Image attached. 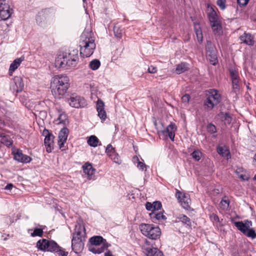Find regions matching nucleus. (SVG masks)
<instances>
[{
  "label": "nucleus",
  "mask_w": 256,
  "mask_h": 256,
  "mask_svg": "<svg viewBox=\"0 0 256 256\" xmlns=\"http://www.w3.org/2000/svg\"><path fill=\"white\" fill-rule=\"evenodd\" d=\"M175 130L174 124L171 123L166 127V130H162V132L164 136H168L174 142L175 136Z\"/></svg>",
  "instance_id": "obj_18"
},
{
  "label": "nucleus",
  "mask_w": 256,
  "mask_h": 256,
  "mask_svg": "<svg viewBox=\"0 0 256 256\" xmlns=\"http://www.w3.org/2000/svg\"><path fill=\"white\" fill-rule=\"evenodd\" d=\"M228 152L226 150H224L222 146H218L217 148L218 153L224 156L226 152Z\"/></svg>",
  "instance_id": "obj_46"
},
{
  "label": "nucleus",
  "mask_w": 256,
  "mask_h": 256,
  "mask_svg": "<svg viewBox=\"0 0 256 256\" xmlns=\"http://www.w3.org/2000/svg\"><path fill=\"white\" fill-rule=\"evenodd\" d=\"M234 224L244 234L247 230L252 226V222L247 220L244 222H234Z\"/></svg>",
  "instance_id": "obj_13"
},
{
  "label": "nucleus",
  "mask_w": 256,
  "mask_h": 256,
  "mask_svg": "<svg viewBox=\"0 0 256 256\" xmlns=\"http://www.w3.org/2000/svg\"><path fill=\"white\" fill-rule=\"evenodd\" d=\"M139 228L143 235L152 240H156L160 237L161 231L158 226L153 224H141Z\"/></svg>",
  "instance_id": "obj_7"
},
{
  "label": "nucleus",
  "mask_w": 256,
  "mask_h": 256,
  "mask_svg": "<svg viewBox=\"0 0 256 256\" xmlns=\"http://www.w3.org/2000/svg\"><path fill=\"white\" fill-rule=\"evenodd\" d=\"M114 36L117 38H121L122 35L123 30L117 26H114Z\"/></svg>",
  "instance_id": "obj_34"
},
{
  "label": "nucleus",
  "mask_w": 256,
  "mask_h": 256,
  "mask_svg": "<svg viewBox=\"0 0 256 256\" xmlns=\"http://www.w3.org/2000/svg\"><path fill=\"white\" fill-rule=\"evenodd\" d=\"M230 202L228 200L222 199L220 202V204L223 209H227L229 206Z\"/></svg>",
  "instance_id": "obj_45"
},
{
  "label": "nucleus",
  "mask_w": 256,
  "mask_h": 256,
  "mask_svg": "<svg viewBox=\"0 0 256 256\" xmlns=\"http://www.w3.org/2000/svg\"><path fill=\"white\" fill-rule=\"evenodd\" d=\"M177 198L182 206L185 210H189L190 208V204L191 202L190 196L178 190H177Z\"/></svg>",
  "instance_id": "obj_11"
},
{
  "label": "nucleus",
  "mask_w": 256,
  "mask_h": 256,
  "mask_svg": "<svg viewBox=\"0 0 256 256\" xmlns=\"http://www.w3.org/2000/svg\"><path fill=\"white\" fill-rule=\"evenodd\" d=\"M37 248L42 251L54 252L56 256H68V252L64 250L54 241L42 239L36 242Z\"/></svg>",
  "instance_id": "obj_5"
},
{
  "label": "nucleus",
  "mask_w": 256,
  "mask_h": 256,
  "mask_svg": "<svg viewBox=\"0 0 256 256\" xmlns=\"http://www.w3.org/2000/svg\"><path fill=\"white\" fill-rule=\"evenodd\" d=\"M238 3L242 6H244L246 5L249 0H237Z\"/></svg>",
  "instance_id": "obj_54"
},
{
  "label": "nucleus",
  "mask_w": 256,
  "mask_h": 256,
  "mask_svg": "<svg viewBox=\"0 0 256 256\" xmlns=\"http://www.w3.org/2000/svg\"><path fill=\"white\" fill-rule=\"evenodd\" d=\"M206 53L216 51L214 46L210 41L206 42Z\"/></svg>",
  "instance_id": "obj_38"
},
{
  "label": "nucleus",
  "mask_w": 256,
  "mask_h": 256,
  "mask_svg": "<svg viewBox=\"0 0 256 256\" xmlns=\"http://www.w3.org/2000/svg\"><path fill=\"white\" fill-rule=\"evenodd\" d=\"M190 95L186 94L182 96V102H188L190 100Z\"/></svg>",
  "instance_id": "obj_53"
},
{
  "label": "nucleus",
  "mask_w": 256,
  "mask_h": 256,
  "mask_svg": "<svg viewBox=\"0 0 256 256\" xmlns=\"http://www.w3.org/2000/svg\"><path fill=\"white\" fill-rule=\"evenodd\" d=\"M230 75L232 80L238 79L239 77L238 72L236 71L235 70L231 68L230 70Z\"/></svg>",
  "instance_id": "obj_40"
},
{
  "label": "nucleus",
  "mask_w": 256,
  "mask_h": 256,
  "mask_svg": "<svg viewBox=\"0 0 256 256\" xmlns=\"http://www.w3.org/2000/svg\"><path fill=\"white\" fill-rule=\"evenodd\" d=\"M42 135L45 136L44 143L46 150L48 152H50L53 147L54 136L46 128L42 132Z\"/></svg>",
  "instance_id": "obj_12"
},
{
  "label": "nucleus",
  "mask_w": 256,
  "mask_h": 256,
  "mask_svg": "<svg viewBox=\"0 0 256 256\" xmlns=\"http://www.w3.org/2000/svg\"><path fill=\"white\" fill-rule=\"evenodd\" d=\"M69 130L66 127L63 128L58 134V145L60 149L64 146V143L67 140Z\"/></svg>",
  "instance_id": "obj_14"
},
{
  "label": "nucleus",
  "mask_w": 256,
  "mask_h": 256,
  "mask_svg": "<svg viewBox=\"0 0 256 256\" xmlns=\"http://www.w3.org/2000/svg\"><path fill=\"white\" fill-rule=\"evenodd\" d=\"M148 241L146 240V244H148Z\"/></svg>",
  "instance_id": "obj_61"
},
{
  "label": "nucleus",
  "mask_w": 256,
  "mask_h": 256,
  "mask_svg": "<svg viewBox=\"0 0 256 256\" xmlns=\"http://www.w3.org/2000/svg\"><path fill=\"white\" fill-rule=\"evenodd\" d=\"M78 61V50L76 48H71L68 52L60 54L56 59L55 66L58 68L75 67Z\"/></svg>",
  "instance_id": "obj_2"
},
{
  "label": "nucleus",
  "mask_w": 256,
  "mask_h": 256,
  "mask_svg": "<svg viewBox=\"0 0 256 256\" xmlns=\"http://www.w3.org/2000/svg\"><path fill=\"white\" fill-rule=\"evenodd\" d=\"M220 116L222 120L224 122L227 124H230L232 121V118L228 112H220Z\"/></svg>",
  "instance_id": "obj_32"
},
{
  "label": "nucleus",
  "mask_w": 256,
  "mask_h": 256,
  "mask_svg": "<svg viewBox=\"0 0 256 256\" xmlns=\"http://www.w3.org/2000/svg\"><path fill=\"white\" fill-rule=\"evenodd\" d=\"M206 56L211 64L216 65L217 64L218 58L216 51L207 52Z\"/></svg>",
  "instance_id": "obj_27"
},
{
  "label": "nucleus",
  "mask_w": 256,
  "mask_h": 256,
  "mask_svg": "<svg viewBox=\"0 0 256 256\" xmlns=\"http://www.w3.org/2000/svg\"><path fill=\"white\" fill-rule=\"evenodd\" d=\"M84 172L87 174L88 177L90 178V177L94 174L96 170L92 168V165L88 163H86L83 166Z\"/></svg>",
  "instance_id": "obj_23"
},
{
  "label": "nucleus",
  "mask_w": 256,
  "mask_h": 256,
  "mask_svg": "<svg viewBox=\"0 0 256 256\" xmlns=\"http://www.w3.org/2000/svg\"><path fill=\"white\" fill-rule=\"evenodd\" d=\"M244 234L248 237L251 238L252 239L256 238V232L253 228H249Z\"/></svg>",
  "instance_id": "obj_37"
},
{
  "label": "nucleus",
  "mask_w": 256,
  "mask_h": 256,
  "mask_svg": "<svg viewBox=\"0 0 256 256\" xmlns=\"http://www.w3.org/2000/svg\"><path fill=\"white\" fill-rule=\"evenodd\" d=\"M194 30L196 36L198 41L201 43L203 40V36L202 28L198 23H194Z\"/></svg>",
  "instance_id": "obj_24"
},
{
  "label": "nucleus",
  "mask_w": 256,
  "mask_h": 256,
  "mask_svg": "<svg viewBox=\"0 0 256 256\" xmlns=\"http://www.w3.org/2000/svg\"><path fill=\"white\" fill-rule=\"evenodd\" d=\"M87 142L90 146L96 147L98 144L99 140L96 136L92 135L89 137Z\"/></svg>",
  "instance_id": "obj_28"
},
{
  "label": "nucleus",
  "mask_w": 256,
  "mask_h": 256,
  "mask_svg": "<svg viewBox=\"0 0 256 256\" xmlns=\"http://www.w3.org/2000/svg\"><path fill=\"white\" fill-rule=\"evenodd\" d=\"M183 223L190 226L191 224L190 219L185 215H180L178 218Z\"/></svg>",
  "instance_id": "obj_39"
},
{
  "label": "nucleus",
  "mask_w": 256,
  "mask_h": 256,
  "mask_svg": "<svg viewBox=\"0 0 256 256\" xmlns=\"http://www.w3.org/2000/svg\"><path fill=\"white\" fill-rule=\"evenodd\" d=\"M90 242L92 245L99 246L102 244L100 248H90V250L94 254H100L104 252L110 246L106 241L101 236H94L90 238Z\"/></svg>",
  "instance_id": "obj_8"
},
{
  "label": "nucleus",
  "mask_w": 256,
  "mask_h": 256,
  "mask_svg": "<svg viewBox=\"0 0 256 256\" xmlns=\"http://www.w3.org/2000/svg\"><path fill=\"white\" fill-rule=\"evenodd\" d=\"M192 158L196 161H198L201 158L202 153L198 150H194L191 154Z\"/></svg>",
  "instance_id": "obj_41"
},
{
  "label": "nucleus",
  "mask_w": 256,
  "mask_h": 256,
  "mask_svg": "<svg viewBox=\"0 0 256 256\" xmlns=\"http://www.w3.org/2000/svg\"><path fill=\"white\" fill-rule=\"evenodd\" d=\"M100 66V62L98 60L94 59L89 64V67L92 70H98Z\"/></svg>",
  "instance_id": "obj_30"
},
{
  "label": "nucleus",
  "mask_w": 256,
  "mask_h": 256,
  "mask_svg": "<svg viewBox=\"0 0 256 256\" xmlns=\"http://www.w3.org/2000/svg\"><path fill=\"white\" fill-rule=\"evenodd\" d=\"M44 234L43 230L42 228H35L34 232L31 233L30 236L32 237L35 236H42Z\"/></svg>",
  "instance_id": "obj_36"
},
{
  "label": "nucleus",
  "mask_w": 256,
  "mask_h": 256,
  "mask_svg": "<svg viewBox=\"0 0 256 256\" xmlns=\"http://www.w3.org/2000/svg\"><path fill=\"white\" fill-rule=\"evenodd\" d=\"M150 216L154 222H162L166 219V216L164 215L162 212H152L150 214Z\"/></svg>",
  "instance_id": "obj_20"
},
{
  "label": "nucleus",
  "mask_w": 256,
  "mask_h": 256,
  "mask_svg": "<svg viewBox=\"0 0 256 256\" xmlns=\"http://www.w3.org/2000/svg\"><path fill=\"white\" fill-rule=\"evenodd\" d=\"M206 98L204 101V106L208 110H211L218 104L222 100L221 95L219 92L215 89H210L206 92Z\"/></svg>",
  "instance_id": "obj_6"
},
{
  "label": "nucleus",
  "mask_w": 256,
  "mask_h": 256,
  "mask_svg": "<svg viewBox=\"0 0 256 256\" xmlns=\"http://www.w3.org/2000/svg\"><path fill=\"white\" fill-rule=\"evenodd\" d=\"M42 16H43L42 14V15L40 13H39L38 14L36 17V22L39 24H41L42 23Z\"/></svg>",
  "instance_id": "obj_52"
},
{
  "label": "nucleus",
  "mask_w": 256,
  "mask_h": 256,
  "mask_svg": "<svg viewBox=\"0 0 256 256\" xmlns=\"http://www.w3.org/2000/svg\"><path fill=\"white\" fill-rule=\"evenodd\" d=\"M14 159L22 163H29L32 160V158L22 153L20 150H18L14 154Z\"/></svg>",
  "instance_id": "obj_15"
},
{
  "label": "nucleus",
  "mask_w": 256,
  "mask_h": 256,
  "mask_svg": "<svg viewBox=\"0 0 256 256\" xmlns=\"http://www.w3.org/2000/svg\"><path fill=\"white\" fill-rule=\"evenodd\" d=\"M206 129L208 132L211 134H214L216 132V126L211 123L208 124Z\"/></svg>",
  "instance_id": "obj_42"
},
{
  "label": "nucleus",
  "mask_w": 256,
  "mask_h": 256,
  "mask_svg": "<svg viewBox=\"0 0 256 256\" xmlns=\"http://www.w3.org/2000/svg\"><path fill=\"white\" fill-rule=\"evenodd\" d=\"M0 136L1 137L2 144L8 147H10L12 145L13 141L10 136H5L4 134H0Z\"/></svg>",
  "instance_id": "obj_26"
},
{
  "label": "nucleus",
  "mask_w": 256,
  "mask_h": 256,
  "mask_svg": "<svg viewBox=\"0 0 256 256\" xmlns=\"http://www.w3.org/2000/svg\"><path fill=\"white\" fill-rule=\"evenodd\" d=\"M240 178H242V180H246V179L244 178V176H243V175H241V176H240Z\"/></svg>",
  "instance_id": "obj_58"
},
{
  "label": "nucleus",
  "mask_w": 256,
  "mask_h": 256,
  "mask_svg": "<svg viewBox=\"0 0 256 256\" xmlns=\"http://www.w3.org/2000/svg\"><path fill=\"white\" fill-rule=\"evenodd\" d=\"M24 60V57H20L19 58H17L14 60L13 62L10 64L8 73L10 76H12L13 72L18 68V66L22 63V62Z\"/></svg>",
  "instance_id": "obj_21"
},
{
  "label": "nucleus",
  "mask_w": 256,
  "mask_h": 256,
  "mask_svg": "<svg viewBox=\"0 0 256 256\" xmlns=\"http://www.w3.org/2000/svg\"><path fill=\"white\" fill-rule=\"evenodd\" d=\"M148 71L150 74H155L157 71V68L153 66H150L148 68Z\"/></svg>",
  "instance_id": "obj_50"
},
{
  "label": "nucleus",
  "mask_w": 256,
  "mask_h": 256,
  "mask_svg": "<svg viewBox=\"0 0 256 256\" xmlns=\"http://www.w3.org/2000/svg\"><path fill=\"white\" fill-rule=\"evenodd\" d=\"M74 230L72 240V248L76 253H78L84 248L86 232L84 226L82 224L76 225Z\"/></svg>",
  "instance_id": "obj_4"
},
{
  "label": "nucleus",
  "mask_w": 256,
  "mask_h": 256,
  "mask_svg": "<svg viewBox=\"0 0 256 256\" xmlns=\"http://www.w3.org/2000/svg\"><path fill=\"white\" fill-rule=\"evenodd\" d=\"M104 104L101 100H98L96 103V110L98 116L102 121H104L106 118V114L104 109Z\"/></svg>",
  "instance_id": "obj_17"
},
{
  "label": "nucleus",
  "mask_w": 256,
  "mask_h": 256,
  "mask_svg": "<svg viewBox=\"0 0 256 256\" xmlns=\"http://www.w3.org/2000/svg\"><path fill=\"white\" fill-rule=\"evenodd\" d=\"M152 204L154 212L160 210L162 207V203L160 201L154 202Z\"/></svg>",
  "instance_id": "obj_43"
},
{
  "label": "nucleus",
  "mask_w": 256,
  "mask_h": 256,
  "mask_svg": "<svg viewBox=\"0 0 256 256\" xmlns=\"http://www.w3.org/2000/svg\"><path fill=\"white\" fill-rule=\"evenodd\" d=\"M144 250L146 256H164L163 253L156 248L144 247Z\"/></svg>",
  "instance_id": "obj_19"
},
{
  "label": "nucleus",
  "mask_w": 256,
  "mask_h": 256,
  "mask_svg": "<svg viewBox=\"0 0 256 256\" xmlns=\"http://www.w3.org/2000/svg\"><path fill=\"white\" fill-rule=\"evenodd\" d=\"M210 218L212 221L213 222H219V218L218 216L215 214L214 213H212L210 214Z\"/></svg>",
  "instance_id": "obj_48"
},
{
  "label": "nucleus",
  "mask_w": 256,
  "mask_h": 256,
  "mask_svg": "<svg viewBox=\"0 0 256 256\" xmlns=\"http://www.w3.org/2000/svg\"><path fill=\"white\" fill-rule=\"evenodd\" d=\"M208 18L210 22L220 19L217 15L216 12L212 8V10L208 14Z\"/></svg>",
  "instance_id": "obj_31"
},
{
  "label": "nucleus",
  "mask_w": 256,
  "mask_h": 256,
  "mask_svg": "<svg viewBox=\"0 0 256 256\" xmlns=\"http://www.w3.org/2000/svg\"><path fill=\"white\" fill-rule=\"evenodd\" d=\"M210 24L214 34H220L222 30V27L221 26V22L220 19L211 22H210Z\"/></svg>",
  "instance_id": "obj_22"
},
{
  "label": "nucleus",
  "mask_w": 256,
  "mask_h": 256,
  "mask_svg": "<svg viewBox=\"0 0 256 256\" xmlns=\"http://www.w3.org/2000/svg\"><path fill=\"white\" fill-rule=\"evenodd\" d=\"M174 154H175V152L174 151L172 152V154H169L168 156L170 157V156H172L173 157L174 156Z\"/></svg>",
  "instance_id": "obj_57"
},
{
  "label": "nucleus",
  "mask_w": 256,
  "mask_h": 256,
  "mask_svg": "<svg viewBox=\"0 0 256 256\" xmlns=\"http://www.w3.org/2000/svg\"><path fill=\"white\" fill-rule=\"evenodd\" d=\"M114 149L112 148V146L110 144H109L107 146L106 150V152L107 154L110 156V154L114 152Z\"/></svg>",
  "instance_id": "obj_47"
},
{
  "label": "nucleus",
  "mask_w": 256,
  "mask_h": 256,
  "mask_svg": "<svg viewBox=\"0 0 256 256\" xmlns=\"http://www.w3.org/2000/svg\"><path fill=\"white\" fill-rule=\"evenodd\" d=\"M86 0H82L83 2H86Z\"/></svg>",
  "instance_id": "obj_62"
},
{
  "label": "nucleus",
  "mask_w": 256,
  "mask_h": 256,
  "mask_svg": "<svg viewBox=\"0 0 256 256\" xmlns=\"http://www.w3.org/2000/svg\"><path fill=\"white\" fill-rule=\"evenodd\" d=\"M104 256H114L112 254V253L110 250H108L104 254Z\"/></svg>",
  "instance_id": "obj_56"
},
{
  "label": "nucleus",
  "mask_w": 256,
  "mask_h": 256,
  "mask_svg": "<svg viewBox=\"0 0 256 256\" xmlns=\"http://www.w3.org/2000/svg\"><path fill=\"white\" fill-rule=\"evenodd\" d=\"M68 102L70 106L75 108H80L86 105V100L80 96L72 94L68 98Z\"/></svg>",
  "instance_id": "obj_10"
},
{
  "label": "nucleus",
  "mask_w": 256,
  "mask_h": 256,
  "mask_svg": "<svg viewBox=\"0 0 256 256\" xmlns=\"http://www.w3.org/2000/svg\"><path fill=\"white\" fill-rule=\"evenodd\" d=\"M70 79L64 74L54 76L51 80L50 88L54 98L60 99L66 94L70 87Z\"/></svg>",
  "instance_id": "obj_1"
},
{
  "label": "nucleus",
  "mask_w": 256,
  "mask_h": 256,
  "mask_svg": "<svg viewBox=\"0 0 256 256\" xmlns=\"http://www.w3.org/2000/svg\"><path fill=\"white\" fill-rule=\"evenodd\" d=\"M13 187V184H8L4 188L5 190H10Z\"/></svg>",
  "instance_id": "obj_55"
},
{
  "label": "nucleus",
  "mask_w": 256,
  "mask_h": 256,
  "mask_svg": "<svg viewBox=\"0 0 256 256\" xmlns=\"http://www.w3.org/2000/svg\"><path fill=\"white\" fill-rule=\"evenodd\" d=\"M226 0H218L216 4L221 10H224L226 8Z\"/></svg>",
  "instance_id": "obj_44"
},
{
  "label": "nucleus",
  "mask_w": 256,
  "mask_h": 256,
  "mask_svg": "<svg viewBox=\"0 0 256 256\" xmlns=\"http://www.w3.org/2000/svg\"><path fill=\"white\" fill-rule=\"evenodd\" d=\"M56 110L58 114V116L56 120V122H58L57 124H62L64 126L68 125L69 121L68 116L65 112L61 108H57Z\"/></svg>",
  "instance_id": "obj_16"
},
{
  "label": "nucleus",
  "mask_w": 256,
  "mask_h": 256,
  "mask_svg": "<svg viewBox=\"0 0 256 256\" xmlns=\"http://www.w3.org/2000/svg\"><path fill=\"white\" fill-rule=\"evenodd\" d=\"M137 159L138 160H139L138 158ZM137 166L140 170H144V168H146V166L144 163L140 161L138 162Z\"/></svg>",
  "instance_id": "obj_51"
},
{
  "label": "nucleus",
  "mask_w": 256,
  "mask_h": 256,
  "mask_svg": "<svg viewBox=\"0 0 256 256\" xmlns=\"http://www.w3.org/2000/svg\"><path fill=\"white\" fill-rule=\"evenodd\" d=\"M240 40L248 45L252 46L254 44L253 38L250 34L244 33L243 35L240 36Z\"/></svg>",
  "instance_id": "obj_25"
},
{
  "label": "nucleus",
  "mask_w": 256,
  "mask_h": 256,
  "mask_svg": "<svg viewBox=\"0 0 256 256\" xmlns=\"http://www.w3.org/2000/svg\"><path fill=\"white\" fill-rule=\"evenodd\" d=\"M110 157L112 158V160L116 163L120 164H121V160L119 155L116 154L115 151L113 152L112 154H110Z\"/></svg>",
  "instance_id": "obj_33"
},
{
  "label": "nucleus",
  "mask_w": 256,
  "mask_h": 256,
  "mask_svg": "<svg viewBox=\"0 0 256 256\" xmlns=\"http://www.w3.org/2000/svg\"><path fill=\"white\" fill-rule=\"evenodd\" d=\"M153 204L150 202H146V210L148 211H152V212H154V207L152 206Z\"/></svg>",
  "instance_id": "obj_49"
},
{
  "label": "nucleus",
  "mask_w": 256,
  "mask_h": 256,
  "mask_svg": "<svg viewBox=\"0 0 256 256\" xmlns=\"http://www.w3.org/2000/svg\"><path fill=\"white\" fill-rule=\"evenodd\" d=\"M254 160H256V154H255V156H254Z\"/></svg>",
  "instance_id": "obj_59"
},
{
  "label": "nucleus",
  "mask_w": 256,
  "mask_h": 256,
  "mask_svg": "<svg viewBox=\"0 0 256 256\" xmlns=\"http://www.w3.org/2000/svg\"><path fill=\"white\" fill-rule=\"evenodd\" d=\"M188 64L186 62H182L177 65V74H180L188 70Z\"/></svg>",
  "instance_id": "obj_29"
},
{
  "label": "nucleus",
  "mask_w": 256,
  "mask_h": 256,
  "mask_svg": "<svg viewBox=\"0 0 256 256\" xmlns=\"http://www.w3.org/2000/svg\"><path fill=\"white\" fill-rule=\"evenodd\" d=\"M232 92L234 93L238 92L240 90V84L238 80H232Z\"/></svg>",
  "instance_id": "obj_35"
},
{
  "label": "nucleus",
  "mask_w": 256,
  "mask_h": 256,
  "mask_svg": "<svg viewBox=\"0 0 256 256\" xmlns=\"http://www.w3.org/2000/svg\"><path fill=\"white\" fill-rule=\"evenodd\" d=\"M80 46L82 56L87 58L92 54L96 45L91 33L84 32L82 34L80 37Z\"/></svg>",
  "instance_id": "obj_3"
},
{
  "label": "nucleus",
  "mask_w": 256,
  "mask_h": 256,
  "mask_svg": "<svg viewBox=\"0 0 256 256\" xmlns=\"http://www.w3.org/2000/svg\"><path fill=\"white\" fill-rule=\"evenodd\" d=\"M8 2V0H0V18L2 20H8L13 12V10L10 8Z\"/></svg>",
  "instance_id": "obj_9"
},
{
  "label": "nucleus",
  "mask_w": 256,
  "mask_h": 256,
  "mask_svg": "<svg viewBox=\"0 0 256 256\" xmlns=\"http://www.w3.org/2000/svg\"><path fill=\"white\" fill-rule=\"evenodd\" d=\"M254 180H256V174L254 176Z\"/></svg>",
  "instance_id": "obj_60"
}]
</instances>
